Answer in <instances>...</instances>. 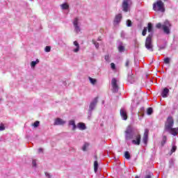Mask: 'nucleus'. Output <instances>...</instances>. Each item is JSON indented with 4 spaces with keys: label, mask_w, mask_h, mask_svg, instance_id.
I'll return each instance as SVG.
<instances>
[{
    "label": "nucleus",
    "mask_w": 178,
    "mask_h": 178,
    "mask_svg": "<svg viewBox=\"0 0 178 178\" xmlns=\"http://www.w3.org/2000/svg\"><path fill=\"white\" fill-rule=\"evenodd\" d=\"M124 156L126 159H130V153L129 152H125Z\"/></svg>",
    "instance_id": "nucleus-30"
},
{
    "label": "nucleus",
    "mask_w": 178,
    "mask_h": 178,
    "mask_svg": "<svg viewBox=\"0 0 178 178\" xmlns=\"http://www.w3.org/2000/svg\"><path fill=\"white\" fill-rule=\"evenodd\" d=\"M65 123H66V121H64L63 120H62L60 118H57L55 120L54 125L59 126V125L65 124Z\"/></svg>",
    "instance_id": "nucleus-14"
},
{
    "label": "nucleus",
    "mask_w": 178,
    "mask_h": 178,
    "mask_svg": "<svg viewBox=\"0 0 178 178\" xmlns=\"http://www.w3.org/2000/svg\"><path fill=\"white\" fill-rule=\"evenodd\" d=\"M168 94H169V89H168V88H165L161 93L162 97L166 98Z\"/></svg>",
    "instance_id": "nucleus-16"
},
{
    "label": "nucleus",
    "mask_w": 178,
    "mask_h": 178,
    "mask_svg": "<svg viewBox=\"0 0 178 178\" xmlns=\"http://www.w3.org/2000/svg\"><path fill=\"white\" fill-rule=\"evenodd\" d=\"M38 152H39V154L41 153V152H42V148H40V149H38Z\"/></svg>",
    "instance_id": "nucleus-47"
},
{
    "label": "nucleus",
    "mask_w": 178,
    "mask_h": 178,
    "mask_svg": "<svg viewBox=\"0 0 178 178\" xmlns=\"http://www.w3.org/2000/svg\"><path fill=\"white\" fill-rule=\"evenodd\" d=\"M131 1L130 0H124L122 2V10L125 13L129 12V8L130 3Z\"/></svg>",
    "instance_id": "nucleus-9"
},
{
    "label": "nucleus",
    "mask_w": 178,
    "mask_h": 178,
    "mask_svg": "<svg viewBox=\"0 0 178 178\" xmlns=\"http://www.w3.org/2000/svg\"><path fill=\"white\" fill-rule=\"evenodd\" d=\"M147 28L144 27L143 31L142 32V35L145 36L147 35Z\"/></svg>",
    "instance_id": "nucleus-31"
},
{
    "label": "nucleus",
    "mask_w": 178,
    "mask_h": 178,
    "mask_svg": "<svg viewBox=\"0 0 178 178\" xmlns=\"http://www.w3.org/2000/svg\"><path fill=\"white\" fill-rule=\"evenodd\" d=\"M33 126L34 127H38V126H40V122L39 121H36L33 123Z\"/></svg>",
    "instance_id": "nucleus-38"
},
{
    "label": "nucleus",
    "mask_w": 178,
    "mask_h": 178,
    "mask_svg": "<svg viewBox=\"0 0 178 178\" xmlns=\"http://www.w3.org/2000/svg\"><path fill=\"white\" fill-rule=\"evenodd\" d=\"M135 178H139L138 176H136Z\"/></svg>",
    "instance_id": "nucleus-49"
},
{
    "label": "nucleus",
    "mask_w": 178,
    "mask_h": 178,
    "mask_svg": "<svg viewBox=\"0 0 178 178\" xmlns=\"http://www.w3.org/2000/svg\"><path fill=\"white\" fill-rule=\"evenodd\" d=\"M122 21V14H118L115 15V17L114 19V26H118L119 23Z\"/></svg>",
    "instance_id": "nucleus-13"
},
{
    "label": "nucleus",
    "mask_w": 178,
    "mask_h": 178,
    "mask_svg": "<svg viewBox=\"0 0 178 178\" xmlns=\"http://www.w3.org/2000/svg\"><path fill=\"white\" fill-rule=\"evenodd\" d=\"M111 86L113 88V92H118V91H119V86H118V80H116V78L112 79Z\"/></svg>",
    "instance_id": "nucleus-8"
},
{
    "label": "nucleus",
    "mask_w": 178,
    "mask_h": 178,
    "mask_svg": "<svg viewBox=\"0 0 178 178\" xmlns=\"http://www.w3.org/2000/svg\"><path fill=\"white\" fill-rule=\"evenodd\" d=\"M3 130H5V126L0 125V131H3Z\"/></svg>",
    "instance_id": "nucleus-45"
},
{
    "label": "nucleus",
    "mask_w": 178,
    "mask_h": 178,
    "mask_svg": "<svg viewBox=\"0 0 178 178\" xmlns=\"http://www.w3.org/2000/svg\"><path fill=\"white\" fill-rule=\"evenodd\" d=\"M120 37L121 38L124 39V37H126V33H124V31L121 32Z\"/></svg>",
    "instance_id": "nucleus-40"
},
{
    "label": "nucleus",
    "mask_w": 178,
    "mask_h": 178,
    "mask_svg": "<svg viewBox=\"0 0 178 178\" xmlns=\"http://www.w3.org/2000/svg\"><path fill=\"white\" fill-rule=\"evenodd\" d=\"M88 79H89V81H90L91 84L94 85L97 83V79H92L89 76Z\"/></svg>",
    "instance_id": "nucleus-28"
},
{
    "label": "nucleus",
    "mask_w": 178,
    "mask_h": 178,
    "mask_svg": "<svg viewBox=\"0 0 178 178\" xmlns=\"http://www.w3.org/2000/svg\"><path fill=\"white\" fill-rule=\"evenodd\" d=\"M163 1H167V0H163Z\"/></svg>",
    "instance_id": "nucleus-51"
},
{
    "label": "nucleus",
    "mask_w": 178,
    "mask_h": 178,
    "mask_svg": "<svg viewBox=\"0 0 178 178\" xmlns=\"http://www.w3.org/2000/svg\"><path fill=\"white\" fill-rule=\"evenodd\" d=\"M30 1H34V0H30Z\"/></svg>",
    "instance_id": "nucleus-50"
},
{
    "label": "nucleus",
    "mask_w": 178,
    "mask_h": 178,
    "mask_svg": "<svg viewBox=\"0 0 178 178\" xmlns=\"http://www.w3.org/2000/svg\"><path fill=\"white\" fill-rule=\"evenodd\" d=\"M152 176H154V174L152 172H149L145 176V178H152Z\"/></svg>",
    "instance_id": "nucleus-33"
},
{
    "label": "nucleus",
    "mask_w": 178,
    "mask_h": 178,
    "mask_svg": "<svg viewBox=\"0 0 178 178\" xmlns=\"http://www.w3.org/2000/svg\"><path fill=\"white\" fill-rule=\"evenodd\" d=\"M69 126H72L73 131L77 129V126H76V122H74V120H71L69 121Z\"/></svg>",
    "instance_id": "nucleus-17"
},
{
    "label": "nucleus",
    "mask_w": 178,
    "mask_h": 178,
    "mask_svg": "<svg viewBox=\"0 0 178 178\" xmlns=\"http://www.w3.org/2000/svg\"><path fill=\"white\" fill-rule=\"evenodd\" d=\"M118 50L120 54H123L124 51H126V46L124 45V43L123 42L118 40Z\"/></svg>",
    "instance_id": "nucleus-7"
},
{
    "label": "nucleus",
    "mask_w": 178,
    "mask_h": 178,
    "mask_svg": "<svg viewBox=\"0 0 178 178\" xmlns=\"http://www.w3.org/2000/svg\"><path fill=\"white\" fill-rule=\"evenodd\" d=\"M167 140H168V138H166V136H163L162 141H161V145H162V147H163V145H165V144H166Z\"/></svg>",
    "instance_id": "nucleus-25"
},
{
    "label": "nucleus",
    "mask_w": 178,
    "mask_h": 178,
    "mask_svg": "<svg viewBox=\"0 0 178 178\" xmlns=\"http://www.w3.org/2000/svg\"><path fill=\"white\" fill-rule=\"evenodd\" d=\"M133 139V134H125V140H131Z\"/></svg>",
    "instance_id": "nucleus-21"
},
{
    "label": "nucleus",
    "mask_w": 178,
    "mask_h": 178,
    "mask_svg": "<svg viewBox=\"0 0 178 178\" xmlns=\"http://www.w3.org/2000/svg\"><path fill=\"white\" fill-rule=\"evenodd\" d=\"M77 127L78 129H79V130H86V129H87V127H86V124L83 122L78 123Z\"/></svg>",
    "instance_id": "nucleus-18"
},
{
    "label": "nucleus",
    "mask_w": 178,
    "mask_h": 178,
    "mask_svg": "<svg viewBox=\"0 0 178 178\" xmlns=\"http://www.w3.org/2000/svg\"><path fill=\"white\" fill-rule=\"evenodd\" d=\"M60 6H61V8L63 9V10H66L69 9V5L66 3L61 4Z\"/></svg>",
    "instance_id": "nucleus-20"
},
{
    "label": "nucleus",
    "mask_w": 178,
    "mask_h": 178,
    "mask_svg": "<svg viewBox=\"0 0 178 178\" xmlns=\"http://www.w3.org/2000/svg\"><path fill=\"white\" fill-rule=\"evenodd\" d=\"M133 132V129L131 128V127L129 126L127 128V130L125 131V134H130Z\"/></svg>",
    "instance_id": "nucleus-22"
},
{
    "label": "nucleus",
    "mask_w": 178,
    "mask_h": 178,
    "mask_svg": "<svg viewBox=\"0 0 178 178\" xmlns=\"http://www.w3.org/2000/svg\"><path fill=\"white\" fill-rule=\"evenodd\" d=\"M97 104H98V97H95L89 105V110L88 113V119H91V116L92 115V111L95 109V106H97Z\"/></svg>",
    "instance_id": "nucleus-5"
},
{
    "label": "nucleus",
    "mask_w": 178,
    "mask_h": 178,
    "mask_svg": "<svg viewBox=\"0 0 178 178\" xmlns=\"http://www.w3.org/2000/svg\"><path fill=\"white\" fill-rule=\"evenodd\" d=\"M72 24L74 26V31H75L76 34H79V33L81 31V24L80 23V21L78 17L74 19Z\"/></svg>",
    "instance_id": "nucleus-6"
},
{
    "label": "nucleus",
    "mask_w": 178,
    "mask_h": 178,
    "mask_svg": "<svg viewBox=\"0 0 178 178\" xmlns=\"http://www.w3.org/2000/svg\"><path fill=\"white\" fill-rule=\"evenodd\" d=\"M129 65H130V61L129 60H127L126 63H125V66L127 67H129Z\"/></svg>",
    "instance_id": "nucleus-44"
},
{
    "label": "nucleus",
    "mask_w": 178,
    "mask_h": 178,
    "mask_svg": "<svg viewBox=\"0 0 178 178\" xmlns=\"http://www.w3.org/2000/svg\"><path fill=\"white\" fill-rule=\"evenodd\" d=\"M120 113L122 120H126L127 119V111L124 108L120 109Z\"/></svg>",
    "instance_id": "nucleus-11"
},
{
    "label": "nucleus",
    "mask_w": 178,
    "mask_h": 178,
    "mask_svg": "<svg viewBox=\"0 0 178 178\" xmlns=\"http://www.w3.org/2000/svg\"><path fill=\"white\" fill-rule=\"evenodd\" d=\"M176 149H177V147L175 145L172 146V148L171 149V154L176 152Z\"/></svg>",
    "instance_id": "nucleus-35"
},
{
    "label": "nucleus",
    "mask_w": 178,
    "mask_h": 178,
    "mask_svg": "<svg viewBox=\"0 0 178 178\" xmlns=\"http://www.w3.org/2000/svg\"><path fill=\"white\" fill-rule=\"evenodd\" d=\"M88 147H90V144H88L87 143H84V145L82 147V151H84V152L87 151V148Z\"/></svg>",
    "instance_id": "nucleus-24"
},
{
    "label": "nucleus",
    "mask_w": 178,
    "mask_h": 178,
    "mask_svg": "<svg viewBox=\"0 0 178 178\" xmlns=\"http://www.w3.org/2000/svg\"><path fill=\"white\" fill-rule=\"evenodd\" d=\"M153 113H154V110L152 109V108L149 107L147 108V115H151Z\"/></svg>",
    "instance_id": "nucleus-29"
},
{
    "label": "nucleus",
    "mask_w": 178,
    "mask_h": 178,
    "mask_svg": "<svg viewBox=\"0 0 178 178\" xmlns=\"http://www.w3.org/2000/svg\"><path fill=\"white\" fill-rule=\"evenodd\" d=\"M111 67L112 70H116V65H115V63H111Z\"/></svg>",
    "instance_id": "nucleus-37"
},
{
    "label": "nucleus",
    "mask_w": 178,
    "mask_h": 178,
    "mask_svg": "<svg viewBox=\"0 0 178 178\" xmlns=\"http://www.w3.org/2000/svg\"><path fill=\"white\" fill-rule=\"evenodd\" d=\"M171 26L172 25L170 24V22L168 20L165 21L163 24L161 22L156 24V29H162L163 33L167 35L170 34Z\"/></svg>",
    "instance_id": "nucleus-3"
},
{
    "label": "nucleus",
    "mask_w": 178,
    "mask_h": 178,
    "mask_svg": "<svg viewBox=\"0 0 178 178\" xmlns=\"http://www.w3.org/2000/svg\"><path fill=\"white\" fill-rule=\"evenodd\" d=\"M149 133V131L148 130V129H145L143 134V142L144 143L145 145H147V144H148Z\"/></svg>",
    "instance_id": "nucleus-10"
},
{
    "label": "nucleus",
    "mask_w": 178,
    "mask_h": 178,
    "mask_svg": "<svg viewBox=\"0 0 178 178\" xmlns=\"http://www.w3.org/2000/svg\"><path fill=\"white\" fill-rule=\"evenodd\" d=\"M128 81H129L131 84H133V83H134V78H133V76H128Z\"/></svg>",
    "instance_id": "nucleus-27"
},
{
    "label": "nucleus",
    "mask_w": 178,
    "mask_h": 178,
    "mask_svg": "<svg viewBox=\"0 0 178 178\" xmlns=\"http://www.w3.org/2000/svg\"><path fill=\"white\" fill-rule=\"evenodd\" d=\"M94 170L95 172V173H97V172H98V161H95L94 162Z\"/></svg>",
    "instance_id": "nucleus-23"
},
{
    "label": "nucleus",
    "mask_w": 178,
    "mask_h": 178,
    "mask_svg": "<svg viewBox=\"0 0 178 178\" xmlns=\"http://www.w3.org/2000/svg\"><path fill=\"white\" fill-rule=\"evenodd\" d=\"M92 44L95 46V48L98 49L99 48V43L97 42L95 40H92Z\"/></svg>",
    "instance_id": "nucleus-26"
},
{
    "label": "nucleus",
    "mask_w": 178,
    "mask_h": 178,
    "mask_svg": "<svg viewBox=\"0 0 178 178\" xmlns=\"http://www.w3.org/2000/svg\"><path fill=\"white\" fill-rule=\"evenodd\" d=\"M153 10L156 12H165V4L163 1L161 0L157 1L156 3L153 4Z\"/></svg>",
    "instance_id": "nucleus-4"
},
{
    "label": "nucleus",
    "mask_w": 178,
    "mask_h": 178,
    "mask_svg": "<svg viewBox=\"0 0 178 178\" xmlns=\"http://www.w3.org/2000/svg\"><path fill=\"white\" fill-rule=\"evenodd\" d=\"M97 41H101V39L99 38L98 40H97Z\"/></svg>",
    "instance_id": "nucleus-48"
},
{
    "label": "nucleus",
    "mask_w": 178,
    "mask_h": 178,
    "mask_svg": "<svg viewBox=\"0 0 178 178\" xmlns=\"http://www.w3.org/2000/svg\"><path fill=\"white\" fill-rule=\"evenodd\" d=\"M136 140H132V144L134 145H140L141 143V135L138 134L136 136Z\"/></svg>",
    "instance_id": "nucleus-12"
},
{
    "label": "nucleus",
    "mask_w": 178,
    "mask_h": 178,
    "mask_svg": "<svg viewBox=\"0 0 178 178\" xmlns=\"http://www.w3.org/2000/svg\"><path fill=\"white\" fill-rule=\"evenodd\" d=\"M165 48H166V43L159 46V51H162V49H165Z\"/></svg>",
    "instance_id": "nucleus-34"
},
{
    "label": "nucleus",
    "mask_w": 178,
    "mask_h": 178,
    "mask_svg": "<svg viewBox=\"0 0 178 178\" xmlns=\"http://www.w3.org/2000/svg\"><path fill=\"white\" fill-rule=\"evenodd\" d=\"M175 120H173V117L168 116L165 123L164 130L172 136H177L178 128H173Z\"/></svg>",
    "instance_id": "nucleus-1"
},
{
    "label": "nucleus",
    "mask_w": 178,
    "mask_h": 178,
    "mask_svg": "<svg viewBox=\"0 0 178 178\" xmlns=\"http://www.w3.org/2000/svg\"><path fill=\"white\" fill-rule=\"evenodd\" d=\"M74 45L76 47V48L74 49L73 52H75L76 54H77V52L80 51V44H79L78 41H74Z\"/></svg>",
    "instance_id": "nucleus-15"
},
{
    "label": "nucleus",
    "mask_w": 178,
    "mask_h": 178,
    "mask_svg": "<svg viewBox=\"0 0 178 178\" xmlns=\"http://www.w3.org/2000/svg\"><path fill=\"white\" fill-rule=\"evenodd\" d=\"M127 26L128 27H131V20L128 19V20L127 21Z\"/></svg>",
    "instance_id": "nucleus-39"
},
{
    "label": "nucleus",
    "mask_w": 178,
    "mask_h": 178,
    "mask_svg": "<svg viewBox=\"0 0 178 178\" xmlns=\"http://www.w3.org/2000/svg\"><path fill=\"white\" fill-rule=\"evenodd\" d=\"M45 176L47 178H51V175H49V173H48V172H45Z\"/></svg>",
    "instance_id": "nucleus-46"
},
{
    "label": "nucleus",
    "mask_w": 178,
    "mask_h": 178,
    "mask_svg": "<svg viewBox=\"0 0 178 178\" xmlns=\"http://www.w3.org/2000/svg\"><path fill=\"white\" fill-rule=\"evenodd\" d=\"M58 45H60V46L62 47L63 45H66V44H65V43H63V42H62V40H60V41L58 42Z\"/></svg>",
    "instance_id": "nucleus-43"
},
{
    "label": "nucleus",
    "mask_w": 178,
    "mask_h": 178,
    "mask_svg": "<svg viewBox=\"0 0 178 178\" xmlns=\"http://www.w3.org/2000/svg\"><path fill=\"white\" fill-rule=\"evenodd\" d=\"M38 63H40V60L38 58L35 61H32L31 63V67L32 69H34V67H35V65H38Z\"/></svg>",
    "instance_id": "nucleus-19"
},
{
    "label": "nucleus",
    "mask_w": 178,
    "mask_h": 178,
    "mask_svg": "<svg viewBox=\"0 0 178 178\" xmlns=\"http://www.w3.org/2000/svg\"><path fill=\"white\" fill-rule=\"evenodd\" d=\"M164 63L166 64V65H169V63H170V58H164Z\"/></svg>",
    "instance_id": "nucleus-32"
},
{
    "label": "nucleus",
    "mask_w": 178,
    "mask_h": 178,
    "mask_svg": "<svg viewBox=\"0 0 178 178\" xmlns=\"http://www.w3.org/2000/svg\"><path fill=\"white\" fill-rule=\"evenodd\" d=\"M45 52H51V47L47 46L44 49Z\"/></svg>",
    "instance_id": "nucleus-36"
},
{
    "label": "nucleus",
    "mask_w": 178,
    "mask_h": 178,
    "mask_svg": "<svg viewBox=\"0 0 178 178\" xmlns=\"http://www.w3.org/2000/svg\"><path fill=\"white\" fill-rule=\"evenodd\" d=\"M147 29L148 33H151L149 34L146 38L145 47L148 51H150V52H154V45L152 44V31L154 30V28L151 22L148 23Z\"/></svg>",
    "instance_id": "nucleus-2"
},
{
    "label": "nucleus",
    "mask_w": 178,
    "mask_h": 178,
    "mask_svg": "<svg viewBox=\"0 0 178 178\" xmlns=\"http://www.w3.org/2000/svg\"><path fill=\"white\" fill-rule=\"evenodd\" d=\"M104 59H105V60H106V62H111L109 55L105 56Z\"/></svg>",
    "instance_id": "nucleus-41"
},
{
    "label": "nucleus",
    "mask_w": 178,
    "mask_h": 178,
    "mask_svg": "<svg viewBox=\"0 0 178 178\" xmlns=\"http://www.w3.org/2000/svg\"><path fill=\"white\" fill-rule=\"evenodd\" d=\"M33 168H35L37 166V161L36 160H33Z\"/></svg>",
    "instance_id": "nucleus-42"
}]
</instances>
